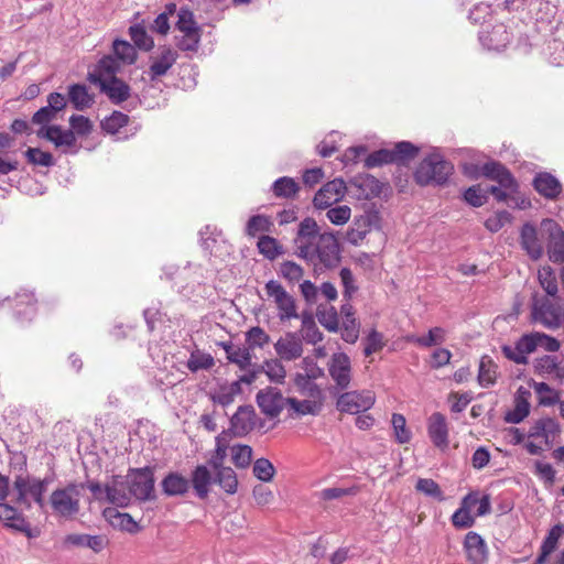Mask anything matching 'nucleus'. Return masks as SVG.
Instances as JSON below:
<instances>
[{
    "label": "nucleus",
    "instance_id": "nucleus-1",
    "mask_svg": "<svg viewBox=\"0 0 564 564\" xmlns=\"http://www.w3.org/2000/svg\"><path fill=\"white\" fill-rule=\"evenodd\" d=\"M117 63L110 57H101L88 73L87 79L98 85L113 105L127 101L131 96L130 86L117 76L120 73Z\"/></svg>",
    "mask_w": 564,
    "mask_h": 564
},
{
    "label": "nucleus",
    "instance_id": "nucleus-44",
    "mask_svg": "<svg viewBox=\"0 0 564 564\" xmlns=\"http://www.w3.org/2000/svg\"><path fill=\"white\" fill-rule=\"evenodd\" d=\"M220 345L230 362L236 364L242 370L251 366L249 348L235 347L231 343H221Z\"/></svg>",
    "mask_w": 564,
    "mask_h": 564
},
{
    "label": "nucleus",
    "instance_id": "nucleus-15",
    "mask_svg": "<svg viewBox=\"0 0 564 564\" xmlns=\"http://www.w3.org/2000/svg\"><path fill=\"white\" fill-rule=\"evenodd\" d=\"M154 491V477L150 468L137 469L129 481V494L139 500L151 499Z\"/></svg>",
    "mask_w": 564,
    "mask_h": 564
},
{
    "label": "nucleus",
    "instance_id": "nucleus-49",
    "mask_svg": "<svg viewBox=\"0 0 564 564\" xmlns=\"http://www.w3.org/2000/svg\"><path fill=\"white\" fill-rule=\"evenodd\" d=\"M186 366L189 371L197 372L198 370H208L213 368L215 366V360L210 354L196 349L192 351Z\"/></svg>",
    "mask_w": 564,
    "mask_h": 564
},
{
    "label": "nucleus",
    "instance_id": "nucleus-40",
    "mask_svg": "<svg viewBox=\"0 0 564 564\" xmlns=\"http://www.w3.org/2000/svg\"><path fill=\"white\" fill-rule=\"evenodd\" d=\"M130 494L127 492L126 486L118 478H115L111 485L105 487V499L118 507H126L130 502Z\"/></svg>",
    "mask_w": 564,
    "mask_h": 564
},
{
    "label": "nucleus",
    "instance_id": "nucleus-37",
    "mask_svg": "<svg viewBox=\"0 0 564 564\" xmlns=\"http://www.w3.org/2000/svg\"><path fill=\"white\" fill-rule=\"evenodd\" d=\"M68 99L76 110H85L93 106L94 96L84 84H73L68 87Z\"/></svg>",
    "mask_w": 564,
    "mask_h": 564
},
{
    "label": "nucleus",
    "instance_id": "nucleus-28",
    "mask_svg": "<svg viewBox=\"0 0 564 564\" xmlns=\"http://www.w3.org/2000/svg\"><path fill=\"white\" fill-rule=\"evenodd\" d=\"M176 59V51L166 46L161 47L159 55L153 58L149 68V76L151 80L164 76L169 72V69L175 64Z\"/></svg>",
    "mask_w": 564,
    "mask_h": 564
},
{
    "label": "nucleus",
    "instance_id": "nucleus-64",
    "mask_svg": "<svg viewBox=\"0 0 564 564\" xmlns=\"http://www.w3.org/2000/svg\"><path fill=\"white\" fill-rule=\"evenodd\" d=\"M279 272L290 283L299 282L304 275L303 268L294 261L282 262Z\"/></svg>",
    "mask_w": 564,
    "mask_h": 564
},
{
    "label": "nucleus",
    "instance_id": "nucleus-38",
    "mask_svg": "<svg viewBox=\"0 0 564 564\" xmlns=\"http://www.w3.org/2000/svg\"><path fill=\"white\" fill-rule=\"evenodd\" d=\"M215 471L214 482H216L226 494L234 495L238 488V479L231 467L221 465L212 467Z\"/></svg>",
    "mask_w": 564,
    "mask_h": 564
},
{
    "label": "nucleus",
    "instance_id": "nucleus-56",
    "mask_svg": "<svg viewBox=\"0 0 564 564\" xmlns=\"http://www.w3.org/2000/svg\"><path fill=\"white\" fill-rule=\"evenodd\" d=\"M391 423L394 431L395 441L399 444L409 443L412 435L410 430L406 427V420L404 415L400 413H393Z\"/></svg>",
    "mask_w": 564,
    "mask_h": 564
},
{
    "label": "nucleus",
    "instance_id": "nucleus-30",
    "mask_svg": "<svg viewBox=\"0 0 564 564\" xmlns=\"http://www.w3.org/2000/svg\"><path fill=\"white\" fill-rule=\"evenodd\" d=\"M521 246L531 259L538 260L543 254V247L538 238L536 228L531 224H524L521 229Z\"/></svg>",
    "mask_w": 564,
    "mask_h": 564
},
{
    "label": "nucleus",
    "instance_id": "nucleus-42",
    "mask_svg": "<svg viewBox=\"0 0 564 564\" xmlns=\"http://www.w3.org/2000/svg\"><path fill=\"white\" fill-rule=\"evenodd\" d=\"M446 339V330L443 327H433L425 336L410 335L406 340L422 348L441 345Z\"/></svg>",
    "mask_w": 564,
    "mask_h": 564
},
{
    "label": "nucleus",
    "instance_id": "nucleus-22",
    "mask_svg": "<svg viewBox=\"0 0 564 564\" xmlns=\"http://www.w3.org/2000/svg\"><path fill=\"white\" fill-rule=\"evenodd\" d=\"M533 319L546 328H557L561 322V308L549 300L536 302L532 311Z\"/></svg>",
    "mask_w": 564,
    "mask_h": 564
},
{
    "label": "nucleus",
    "instance_id": "nucleus-58",
    "mask_svg": "<svg viewBox=\"0 0 564 564\" xmlns=\"http://www.w3.org/2000/svg\"><path fill=\"white\" fill-rule=\"evenodd\" d=\"M246 343L249 349L262 348L270 343V336L263 328L254 326L246 333Z\"/></svg>",
    "mask_w": 564,
    "mask_h": 564
},
{
    "label": "nucleus",
    "instance_id": "nucleus-8",
    "mask_svg": "<svg viewBox=\"0 0 564 564\" xmlns=\"http://www.w3.org/2000/svg\"><path fill=\"white\" fill-rule=\"evenodd\" d=\"M176 29L184 35L177 46L182 51H195L198 46L200 34L193 13L187 9H181L177 13Z\"/></svg>",
    "mask_w": 564,
    "mask_h": 564
},
{
    "label": "nucleus",
    "instance_id": "nucleus-7",
    "mask_svg": "<svg viewBox=\"0 0 564 564\" xmlns=\"http://www.w3.org/2000/svg\"><path fill=\"white\" fill-rule=\"evenodd\" d=\"M265 292L269 297L273 299L278 307V316L281 322L299 317L294 297L286 292L280 282L275 280L267 282Z\"/></svg>",
    "mask_w": 564,
    "mask_h": 564
},
{
    "label": "nucleus",
    "instance_id": "nucleus-23",
    "mask_svg": "<svg viewBox=\"0 0 564 564\" xmlns=\"http://www.w3.org/2000/svg\"><path fill=\"white\" fill-rule=\"evenodd\" d=\"M481 173L485 177L496 181L502 188L516 192L518 184L510 171L499 162H488L482 165Z\"/></svg>",
    "mask_w": 564,
    "mask_h": 564
},
{
    "label": "nucleus",
    "instance_id": "nucleus-39",
    "mask_svg": "<svg viewBox=\"0 0 564 564\" xmlns=\"http://www.w3.org/2000/svg\"><path fill=\"white\" fill-rule=\"evenodd\" d=\"M37 300L32 292H22L15 296V314L19 318L32 321L36 314Z\"/></svg>",
    "mask_w": 564,
    "mask_h": 564
},
{
    "label": "nucleus",
    "instance_id": "nucleus-18",
    "mask_svg": "<svg viewBox=\"0 0 564 564\" xmlns=\"http://www.w3.org/2000/svg\"><path fill=\"white\" fill-rule=\"evenodd\" d=\"M274 349L280 359L285 361L296 360L303 354L302 338L296 333L289 332L278 339Z\"/></svg>",
    "mask_w": 564,
    "mask_h": 564
},
{
    "label": "nucleus",
    "instance_id": "nucleus-24",
    "mask_svg": "<svg viewBox=\"0 0 564 564\" xmlns=\"http://www.w3.org/2000/svg\"><path fill=\"white\" fill-rule=\"evenodd\" d=\"M257 423V414L253 406H239L230 420V429L235 435L243 436L248 434Z\"/></svg>",
    "mask_w": 564,
    "mask_h": 564
},
{
    "label": "nucleus",
    "instance_id": "nucleus-59",
    "mask_svg": "<svg viewBox=\"0 0 564 564\" xmlns=\"http://www.w3.org/2000/svg\"><path fill=\"white\" fill-rule=\"evenodd\" d=\"M386 346L384 336L376 329H371L365 338L364 354L366 357L379 352Z\"/></svg>",
    "mask_w": 564,
    "mask_h": 564
},
{
    "label": "nucleus",
    "instance_id": "nucleus-35",
    "mask_svg": "<svg viewBox=\"0 0 564 564\" xmlns=\"http://www.w3.org/2000/svg\"><path fill=\"white\" fill-rule=\"evenodd\" d=\"M498 365L492 360V358L488 355H485L479 360L478 368V383L482 388H489L496 384L498 379Z\"/></svg>",
    "mask_w": 564,
    "mask_h": 564
},
{
    "label": "nucleus",
    "instance_id": "nucleus-41",
    "mask_svg": "<svg viewBox=\"0 0 564 564\" xmlns=\"http://www.w3.org/2000/svg\"><path fill=\"white\" fill-rule=\"evenodd\" d=\"M216 446L209 458L210 467H220L224 465L227 457V452L230 449L231 434L230 432L224 431L216 436Z\"/></svg>",
    "mask_w": 564,
    "mask_h": 564
},
{
    "label": "nucleus",
    "instance_id": "nucleus-21",
    "mask_svg": "<svg viewBox=\"0 0 564 564\" xmlns=\"http://www.w3.org/2000/svg\"><path fill=\"white\" fill-rule=\"evenodd\" d=\"M341 326H339L341 338L348 344H355L359 337L360 323L356 318V311L348 302L340 307Z\"/></svg>",
    "mask_w": 564,
    "mask_h": 564
},
{
    "label": "nucleus",
    "instance_id": "nucleus-46",
    "mask_svg": "<svg viewBox=\"0 0 564 564\" xmlns=\"http://www.w3.org/2000/svg\"><path fill=\"white\" fill-rule=\"evenodd\" d=\"M129 35L135 48L149 52L154 47L153 39L148 34L145 26L142 24H133L129 28Z\"/></svg>",
    "mask_w": 564,
    "mask_h": 564
},
{
    "label": "nucleus",
    "instance_id": "nucleus-14",
    "mask_svg": "<svg viewBox=\"0 0 564 564\" xmlns=\"http://www.w3.org/2000/svg\"><path fill=\"white\" fill-rule=\"evenodd\" d=\"M257 403L263 414L276 417L288 404V398H284L279 389L268 387L257 393Z\"/></svg>",
    "mask_w": 564,
    "mask_h": 564
},
{
    "label": "nucleus",
    "instance_id": "nucleus-2",
    "mask_svg": "<svg viewBox=\"0 0 564 564\" xmlns=\"http://www.w3.org/2000/svg\"><path fill=\"white\" fill-rule=\"evenodd\" d=\"M561 433L558 422L550 416L535 420L527 433L524 448L530 455H541L553 446Z\"/></svg>",
    "mask_w": 564,
    "mask_h": 564
},
{
    "label": "nucleus",
    "instance_id": "nucleus-5",
    "mask_svg": "<svg viewBox=\"0 0 564 564\" xmlns=\"http://www.w3.org/2000/svg\"><path fill=\"white\" fill-rule=\"evenodd\" d=\"M321 235L316 220L311 217L304 218L299 225L294 239L297 256L313 262V252L315 251L313 248L318 242Z\"/></svg>",
    "mask_w": 564,
    "mask_h": 564
},
{
    "label": "nucleus",
    "instance_id": "nucleus-43",
    "mask_svg": "<svg viewBox=\"0 0 564 564\" xmlns=\"http://www.w3.org/2000/svg\"><path fill=\"white\" fill-rule=\"evenodd\" d=\"M0 521H3L4 524L9 528L21 532L26 531L28 525L24 521V518L19 514L15 508L6 503L4 501H0Z\"/></svg>",
    "mask_w": 564,
    "mask_h": 564
},
{
    "label": "nucleus",
    "instance_id": "nucleus-16",
    "mask_svg": "<svg viewBox=\"0 0 564 564\" xmlns=\"http://www.w3.org/2000/svg\"><path fill=\"white\" fill-rule=\"evenodd\" d=\"M533 371L535 375L556 380L564 381V362L553 355H543L533 360Z\"/></svg>",
    "mask_w": 564,
    "mask_h": 564
},
{
    "label": "nucleus",
    "instance_id": "nucleus-54",
    "mask_svg": "<svg viewBox=\"0 0 564 564\" xmlns=\"http://www.w3.org/2000/svg\"><path fill=\"white\" fill-rule=\"evenodd\" d=\"M231 460L238 468H246L252 459V448L249 445H232L230 447Z\"/></svg>",
    "mask_w": 564,
    "mask_h": 564
},
{
    "label": "nucleus",
    "instance_id": "nucleus-62",
    "mask_svg": "<svg viewBox=\"0 0 564 564\" xmlns=\"http://www.w3.org/2000/svg\"><path fill=\"white\" fill-rule=\"evenodd\" d=\"M415 489L427 497H433L438 501L444 500L443 491L438 484L431 478H420L416 481Z\"/></svg>",
    "mask_w": 564,
    "mask_h": 564
},
{
    "label": "nucleus",
    "instance_id": "nucleus-13",
    "mask_svg": "<svg viewBox=\"0 0 564 564\" xmlns=\"http://www.w3.org/2000/svg\"><path fill=\"white\" fill-rule=\"evenodd\" d=\"M313 249V261L318 260L328 268L339 262V245L333 234H322Z\"/></svg>",
    "mask_w": 564,
    "mask_h": 564
},
{
    "label": "nucleus",
    "instance_id": "nucleus-20",
    "mask_svg": "<svg viewBox=\"0 0 564 564\" xmlns=\"http://www.w3.org/2000/svg\"><path fill=\"white\" fill-rule=\"evenodd\" d=\"M464 550L470 564H486L488 547L485 540L476 532L470 531L464 540Z\"/></svg>",
    "mask_w": 564,
    "mask_h": 564
},
{
    "label": "nucleus",
    "instance_id": "nucleus-3",
    "mask_svg": "<svg viewBox=\"0 0 564 564\" xmlns=\"http://www.w3.org/2000/svg\"><path fill=\"white\" fill-rule=\"evenodd\" d=\"M84 489V484L69 482L53 490L48 499L52 513L58 518L74 519L80 511Z\"/></svg>",
    "mask_w": 564,
    "mask_h": 564
},
{
    "label": "nucleus",
    "instance_id": "nucleus-26",
    "mask_svg": "<svg viewBox=\"0 0 564 564\" xmlns=\"http://www.w3.org/2000/svg\"><path fill=\"white\" fill-rule=\"evenodd\" d=\"M102 57L112 58L117 63L119 70H121L123 66L133 65L137 62L138 52L133 44L126 40L116 39L112 42L111 53Z\"/></svg>",
    "mask_w": 564,
    "mask_h": 564
},
{
    "label": "nucleus",
    "instance_id": "nucleus-45",
    "mask_svg": "<svg viewBox=\"0 0 564 564\" xmlns=\"http://www.w3.org/2000/svg\"><path fill=\"white\" fill-rule=\"evenodd\" d=\"M531 387L538 395V402L540 405L552 406L558 404L560 392L552 388L549 383L533 381Z\"/></svg>",
    "mask_w": 564,
    "mask_h": 564
},
{
    "label": "nucleus",
    "instance_id": "nucleus-9",
    "mask_svg": "<svg viewBox=\"0 0 564 564\" xmlns=\"http://www.w3.org/2000/svg\"><path fill=\"white\" fill-rule=\"evenodd\" d=\"M306 389L308 392V399L297 400L295 398H288V405L290 406V411H292L291 415H314L321 411L323 406L322 390L316 383L311 381H306Z\"/></svg>",
    "mask_w": 564,
    "mask_h": 564
},
{
    "label": "nucleus",
    "instance_id": "nucleus-60",
    "mask_svg": "<svg viewBox=\"0 0 564 564\" xmlns=\"http://www.w3.org/2000/svg\"><path fill=\"white\" fill-rule=\"evenodd\" d=\"M539 281L541 286L549 295H556L558 291L557 280L551 267H543L541 270H539Z\"/></svg>",
    "mask_w": 564,
    "mask_h": 564
},
{
    "label": "nucleus",
    "instance_id": "nucleus-25",
    "mask_svg": "<svg viewBox=\"0 0 564 564\" xmlns=\"http://www.w3.org/2000/svg\"><path fill=\"white\" fill-rule=\"evenodd\" d=\"M37 137L52 142L55 148L69 149L75 147L76 137L70 130H63L59 126L41 127Z\"/></svg>",
    "mask_w": 564,
    "mask_h": 564
},
{
    "label": "nucleus",
    "instance_id": "nucleus-19",
    "mask_svg": "<svg viewBox=\"0 0 564 564\" xmlns=\"http://www.w3.org/2000/svg\"><path fill=\"white\" fill-rule=\"evenodd\" d=\"M427 433L434 446L442 451L448 448V425L442 413L435 412L429 417Z\"/></svg>",
    "mask_w": 564,
    "mask_h": 564
},
{
    "label": "nucleus",
    "instance_id": "nucleus-47",
    "mask_svg": "<svg viewBox=\"0 0 564 564\" xmlns=\"http://www.w3.org/2000/svg\"><path fill=\"white\" fill-rule=\"evenodd\" d=\"M420 149L413 143L401 141L392 149L394 163L406 165L410 161L414 160L419 154Z\"/></svg>",
    "mask_w": 564,
    "mask_h": 564
},
{
    "label": "nucleus",
    "instance_id": "nucleus-27",
    "mask_svg": "<svg viewBox=\"0 0 564 564\" xmlns=\"http://www.w3.org/2000/svg\"><path fill=\"white\" fill-rule=\"evenodd\" d=\"M530 398V391L520 387L514 397L513 409L505 414V421L507 423L519 424L528 417L531 408Z\"/></svg>",
    "mask_w": 564,
    "mask_h": 564
},
{
    "label": "nucleus",
    "instance_id": "nucleus-51",
    "mask_svg": "<svg viewBox=\"0 0 564 564\" xmlns=\"http://www.w3.org/2000/svg\"><path fill=\"white\" fill-rule=\"evenodd\" d=\"M273 226L270 217L264 215H254L249 218L246 226V234L249 237H256L259 234L269 232Z\"/></svg>",
    "mask_w": 564,
    "mask_h": 564
},
{
    "label": "nucleus",
    "instance_id": "nucleus-31",
    "mask_svg": "<svg viewBox=\"0 0 564 564\" xmlns=\"http://www.w3.org/2000/svg\"><path fill=\"white\" fill-rule=\"evenodd\" d=\"M214 481L212 473L205 465L196 466L191 475V481L196 496L199 499H206L209 494V486Z\"/></svg>",
    "mask_w": 564,
    "mask_h": 564
},
{
    "label": "nucleus",
    "instance_id": "nucleus-33",
    "mask_svg": "<svg viewBox=\"0 0 564 564\" xmlns=\"http://www.w3.org/2000/svg\"><path fill=\"white\" fill-rule=\"evenodd\" d=\"M162 491L169 497L184 496L189 489V480L175 471L169 473L161 482Z\"/></svg>",
    "mask_w": 564,
    "mask_h": 564
},
{
    "label": "nucleus",
    "instance_id": "nucleus-11",
    "mask_svg": "<svg viewBox=\"0 0 564 564\" xmlns=\"http://www.w3.org/2000/svg\"><path fill=\"white\" fill-rule=\"evenodd\" d=\"M328 373L339 390L349 388L352 378L351 360L345 352H335L328 361Z\"/></svg>",
    "mask_w": 564,
    "mask_h": 564
},
{
    "label": "nucleus",
    "instance_id": "nucleus-29",
    "mask_svg": "<svg viewBox=\"0 0 564 564\" xmlns=\"http://www.w3.org/2000/svg\"><path fill=\"white\" fill-rule=\"evenodd\" d=\"M373 217L371 214H362L354 218L350 228L347 230L346 238L354 245L358 246L371 231Z\"/></svg>",
    "mask_w": 564,
    "mask_h": 564
},
{
    "label": "nucleus",
    "instance_id": "nucleus-34",
    "mask_svg": "<svg viewBox=\"0 0 564 564\" xmlns=\"http://www.w3.org/2000/svg\"><path fill=\"white\" fill-rule=\"evenodd\" d=\"M271 191L276 198L293 200L297 198L301 186L294 178L282 176L273 182Z\"/></svg>",
    "mask_w": 564,
    "mask_h": 564
},
{
    "label": "nucleus",
    "instance_id": "nucleus-12",
    "mask_svg": "<svg viewBox=\"0 0 564 564\" xmlns=\"http://www.w3.org/2000/svg\"><path fill=\"white\" fill-rule=\"evenodd\" d=\"M538 348L536 334L530 333L522 335L514 344V346L503 345L501 351L503 356L517 365H527L529 362L528 356L534 352Z\"/></svg>",
    "mask_w": 564,
    "mask_h": 564
},
{
    "label": "nucleus",
    "instance_id": "nucleus-17",
    "mask_svg": "<svg viewBox=\"0 0 564 564\" xmlns=\"http://www.w3.org/2000/svg\"><path fill=\"white\" fill-rule=\"evenodd\" d=\"M543 227L549 234V241L546 246L549 259L554 263H563L564 231L555 221L550 219L543 221Z\"/></svg>",
    "mask_w": 564,
    "mask_h": 564
},
{
    "label": "nucleus",
    "instance_id": "nucleus-6",
    "mask_svg": "<svg viewBox=\"0 0 564 564\" xmlns=\"http://www.w3.org/2000/svg\"><path fill=\"white\" fill-rule=\"evenodd\" d=\"M376 403V394L371 390L349 391L341 393L336 402L340 412L359 414L370 410Z\"/></svg>",
    "mask_w": 564,
    "mask_h": 564
},
{
    "label": "nucleus",
    "instance_id": "nucleus-10",
    "mask_svg": "<svg viewBox=\"0 0 564 564\" xmlns=\"http://www.w3.org/2000/svg\"><path fill=\"white\" fill-rule=\"evenodd\" d=\"M347 192L344 180L334 178L325 183L314 195L313 206L315 209H326L340 202Z\"/></svg>",
    "mask_w": 564,
    "mask_h": 564
},
{
    "label": "nucleus",
    "instance_id": "nucleus-63",
    "mask_svg": "<svg viewBox=\"0 0 564 564\" xmlns=\"http://www.w3.org/2000/svg\"><path fill=\"white\" fill-rule=\"evenodd\" d=\"M512 221V216L507 210H501L492 214L489 216L485 221V227L490 232H497L501 228H503L506 225L510 224Z\"/></svg>",
    "mask_w": 564,
    "mask_h": 564
},
{
    "label": "nucleus",
    "instance_id": "nucleus-61",
    "mask_svg": "<svg viewBox=\"0 0 564 564\" xmlns=\"http://www.w3.org/2000/svg\"><path fill=\"white\" fill-rule=\"evenodd\" d=\"M24 155L28 162L33 165L48 167L54 164L53 155L50 152L42 151L39 148H29Z\"/></svg>",
    "mask_w": 564,
    "mask_h": 564
},
{
    "label": "nucleus",
    "instance_id": "nucleus-4",
    "mask_svg": "<svg viewBox=\"0 0 564 564\" xmlns=\"http://www.w3.org/2000/svg\"><path fill=\"white\" fill-rule=\"evenodd\" d=\"M454 172V165L438 154L423 159L414 172V180L421 186L443 185Z\"/></svg>",
    "mask_w": 564,
    "mask_h": 564
},
{
    "label": "nucleus",
    "instance_id": "nucleus-53",
    "mask_svg": "<svg viewBox=\"0 0 564 564\" xmlns=\"http://www.w3.org/2000/svg\"><path fill=\"white\" fill-rule=\"evenodd\" d=\"M129 123V116L115 110L101 121V129L110 134H116L119 130Z\"/></svg>",
    "mask_w": 564,
    "mask_h": 564
},
{
    "label": "nucleus",
    "instance_id": "nucleus-48",
    "mask_svg": "<svg viewBox=\"0 0 564 564\" xmlns=\"http://www.w3.org/2000/svg\"><path fill=\"white\" fill-rule=\"evenodd\" d=\"M257 247L259 252L269 260H274L283 253L282 245L271 236L259 237Z\"/></svg>",
    "mask_w": 564,
    "mask_h": 564
},
{
    "label": "nucleus",
    "instance_id": "nucleus-55",
    "mask_svg": "<svg viewBox=\"0 0 564 564\" xmlns=\"http://www.w3.org/2000/svg\"><path fill=\"white\" fill-rule=\"evenodd\" d=\"M534 474L543 481L545 488H552L556 481V471L549 463L536 460L534 463Z\"/></svg>",
    "mask_w": 564,
    "mask_h": 564
},
{
    "label": "nucleus",
    "instance_id": "nucleus-57",
    "mask_svg": "<svg viewBox=\"0 0 564 564\" xmlns=\"http://www.w3.org/2000/svg\"><path fill=\"white\" fill-rule=\"evenodd\" d=\"M104 514L110 519L112 525H118L127 531H132V529L137 527V523L130 514L121 513L113 508L105 509Z\"/></svg>",
    "mask_w": 564,
    "mask_h": 564
},
{
    "label": "nucleus",
    "instance_id": "nucleus-52",
    "mask_svg": "<svg viewBox=\"0 0 564 564\" xmlns=\"http://www.w3.org/2000/svg\"><path fill=\"white\" fill-rule=\"evenodd\" d=\"M325 210V217L335 226H344L351 218V208L348 205H333Z\"/></svg>",
    "mask_w": 564,
    "mask_h": 564
},
{
    "label": "nucleus",
    "instance_id": "nucleus-36",
    "mask_svg": "<svg viewBox=\"0 0 564 564\" xmlns=\"http://www.w3.org/2000/svg\"><path fill=\"white\" fill-rule=\"evenodd\" d=\"M538 193L546 198H555L561 193L562 186L556 177L550 173H540L533 181Z\"/></svg>",
    "mask_w": 564,
    "mask_h": 564
},
{
    "label": "nucleus",
    "instance_id": "nucleus-32",
    "mask_svg": "<svg viewBox=\"0 0 564 564\" xmlns=\"http://www.w3.org/2000/svg\"><path fill=\"white\" fill-rule=\"evenodd\" d=\"M564 533V525L562 523H557L553 525L545 539L543 540L540 552L536 560V564H544L547 557L557 549L558 541Z\"/></svg>",
    "mask_w": 564,
    "mask_h": 564
},
{
    "label": "nucleus",
    "instance_id": "nucleus-50",
    "mask_svg": "<svg viewBox=\"0 0 564 564\" xmlns=\"http://www.w3.org/2000/svg\"><path fill=\"white\" fill-rule=\"evenodd\" d=\"M316 316L321 325L324 326L328 332L336 333L339 330V317L334 306H319L317 308Z\"/></svg>",
    "mask_w": 564,
    "mask_h": 564
}]
</instances>
